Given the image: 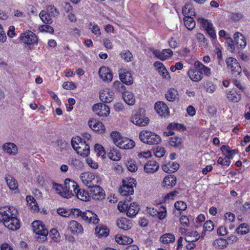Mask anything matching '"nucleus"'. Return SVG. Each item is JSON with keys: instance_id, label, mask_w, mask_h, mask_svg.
<instances>
[{"instance_id": "61", "label": "nucleus", "mask_w": 250, "mask_h": 250, "mask_svg": "<svg viewBox=\"0 0 250 250\" xmlns=\"http://www.w3.org/2000/svg\"><path fill=\"white\" fill-rule=\"evenodd\" d=\"M179 217H180L179 221H180V224L183 227H188L189 225V220L188 217L186 215H182V214Z\"/></svg>"}, {"instance_id": "31", "label": "nucleus", "mask_w": 250, "mask_h": 250, "mask_svg": "<svg viewBox=\"0 0 250 250\" xmlns=\"http://www.w3.org/2000/svg\"><path fill=\"white\" fill-rule=\"evenodd\" d=\"M135 145V143L132 140L123 137L117 146L122 149H129L133 148Z\"/></svg>"}, {"instance_id": "6", "label": "nucleus", "mask_w": 250, "mask_h": 250, "mask_svg": "<svg viewBox=\"0 0 250 250\" xmlns=\"http://www.w3.org/2000/svg\"><path fill=\"white\" fill-rule=\"evenodd\" d=\"M136 180L134 178H129L123 181V185L120 188V193L123 196L126 197L128 201L131 200L130 196L134 193V187L136 186Z\"/></svg>"}, {"instance_id": "40", "label": "nucleus", "mask_w": 250, "mask_h": 250, "mask_svg": "<svg viewBox=\"0 0 250 250\" xmlns=\"http://www.w3.org/2000/svg\"><path fill=\"white\" fill-rule=\"evenodd\" d=\"M78 199L83 201H87L90 199V195L88 191L81 189L79 188L78 190H77L75 195Z\"/></svg>"}, {"instance_id": "13", "label": "nucleus", "mask_w": 250, "mask_h": 250, "mask_svg": "<svg viewBox=\"0 0 250 250\" xmlns=\"http://www.w3.org/2000/svg\"><path fill=\"white\" fill-rule=\"evenodd\" d=\"M131 122L138 126H146L149 123V119L145 115L141 113V111L137 112L131 118Z\"/></svg>"}, {"instance_id": "55", "label": "nucleus", "mask_w": 250, "mask_h": 250, "mask_svg": "<svg viewBox=\"0 0 250 250\" xmlns=\"http://www.w3.org/2000/svg\"><path fill=\"white\" fill-rule=\"evenodd\" d=\"M95 151L98 156L104 157L105 154V151L102 145L96 144L94 146Z\"/></svg>"}, {"instance_id": "50", "label": "nucleus", "mask_w": 250, "mask_h": 250, "mask_svg": "<svg viewBox=\"0 0 250 250\" xmlns=\"http://www.w3.org/2000/svg\"><path fill=\"white\" fill-rule=\"evenodd\" d=\"M124 84L125 83H123L121 81H115L113 84V87L115 90L123 94L126 91H125L126 87L124 85Z\"/></svg>"}, {"instance_id": "4", "label": "nucleus", "mask_w": 250, "mask_h": 250, "mask_svg": "<svg viewBox=\"0 0 250 250\" xmlns=\"http://www.w3.org/2000/svg\"><path fill=\"white\" fill-rule=\"evenodd\" d=\"M139 138L144 143L148 145L159 144L162 141L157 134L148 130H142L139 133Z\"/></svg>"}, {"instance_id": "52", "label": "nucleus", "mask_w": 250, "mask_h": 250, "mask_svg": "<svg viewBox=\"0 0 250 250\" xmlns=\"http://www.w3.org/2000/svg\"><path fill=\"white\" fill-rule=\"evenodd\" d=\"M230 157V155L226 156L224 158L220 157L217 160V164L222 166L229 167L231 163Z\"/></svg>"}, {"instance_id": "35", "label": "nucleus", "mask_w": 250, "mask_h": 250, "mask_svg": "<svg viewBox=\"0 0 250 250\" xmlns=\"http://www.w3.org/2000/svg\"><path fill=\"white\" fill-rule=\"evenodd\" d=\"M3 150L10 155H15L18 153V147L13 143H6L2 146Z\"/></svg>"}, {"instance_id": "9", "label": "nucleus", "mask_w": 250, "mask_h": 250, "mask_svg": "<svg viewBox=\"0 0 250 250\" xmlns=\"http://www.w3.org/2000/svg\"><path fill=\"white\" fill-rule=\"evenodd\" d=\"M20 39L24 43L27 45L37 44L38 43L37 36L31 31L21 33Z\"/></svg>"}, {"instance_id": "34", "label": "nucleus", "mask_w": 250, "mask_h": 250, "mask_svg": "<svg viewBox=\"0 0 250 250\" xmlns=\"http://www.w3.org/2000/svg\"><path fill=\"white\" fill-rule=\"evenodd\" d=\"M176 182L177 180L175 176L172 175H168L164 178L163 182V185L167 188H170L176 185Z\"/></svg>"}, {"instance_id": "20", "label": "nucleus", "mask_w": 250, "mask_h": 250, "mask_svg": "<svg viewBox=\"0 0 250 250\" xmlns=\"http://www.w3.org/2000/svg\"><path fill=\"white\" fill-rule=\"evenodd\" d=\"M100 77L104 82H110L113 78L111 71L107 67L102 66L99 70Z\"/></svg>"}, {"instance_id": "39", "label": "nucleus", "mask_w": 250, "mask_h": 250, "mask_svg": "<svg viewBox=\"0 0 250 250\" xmlns=\"http://www.w3.org/2000/svg\"><path fill=\"white\" fill-rule=\"evenodd\" d=\"M213 246L217 250H223L229 245L227 240L220 238L214 240L212 243Z\"/></svg>"}, {"instance_id": "26", "label": "nucleus", "mask_w": 250, "mask_h": 250, "mask_svg": "<svg viewBox=\"0 0 250 250\" xmlns=\"http://www.w3.org/2000/svg\"><path fill=\"white\" fill-rule=\"evenodd\" d=\"M154 54L158 59L164 61L169 59L172 56L173 52L170 49H165L162 51L156 50Z\"/></svg>"}, {"instance_id": "53", "label": "nucleus", "mask_w": 250, "mask_h": 250, "mask_svg": "<svg viewBox=\"0 0 250 250\" xmlns=\"http://www.w3.org/2000/svg\"><path fill=\"white\" fill-rule=\"evenodd\" d=\"M167 129L176 130L182 131L186 130V128L184 125L176 123H172L169 124L167 126Z\"/></svg>"}, {"instance_id": "14", "label": "nucleus", "mask_w": 250, "mask_h": 250, "mask_svg": "<svg viewBox=\"0 0 250 250\" xmlns=\"http://www.w3.org/2000/svg\"><path fill=\"white\" fill-rule=\"evenodd\" d=\"M121 81L127 85H131L134 82L130 71L126 69H122L119 73Z\"/></svg>"}, {"instance_id": "42", "label": "nucleus", "mask_w": 250, "mask_h": 250, "mask_svg": "<svg viewBox=\"0 0 250 250\" xmlns=\"http://www.w3.org/2000/svg\"><path fill=\"white\" fill-rule=\"evenodd\" d=\"M123 97L127 104L133 105L135 104V99L133 93L126 91L123 94Z\"/></svg>"}, {"instance_id": "27", "label": "nucleus", "mask_w": 250, "mask_h": 250, "mask_svg": "<svg viewBox=\"0 0 250 250\" xmlns=\"http://www.w3.org/2000/svg\"><path fill=\"white\" fill-rule=\"evenodd\" d=\"M116 224L120 229L124 230L130 229L132 226V221L124 217L118 219Z\"/></svg>"}, {"instance_id": "3", "label": "nucleus", "mask_w": 250, "mask_h": 250, "mask_svg": "<svg viewBox=\"0 0 250 250\" xmlns=\"http://www.w3.org/2000/svg\"><path fill=\"white\" fill-rule=\"evenodd\" d=\"M73 214L77 217H81V219L86 224L97 225L100 221L98 215L89 210L82 211L79 208H74L73 209Z\"/></svg>"}, {"instance_id": "57", "label": "nucleus", "mask_w": 250, "mask_h": 250, "mask_svg": "<svg viewBox=\"0 0 250 250\" xmlns=\"http://www.w3.org/2000/svg\"><path fill=\"white\" fill-rule=\"evenodd\" d=\"M73 209L70 210L69 209L63 208H60L57 209V213L62 216L67 217H69L71 213H73Z\"/></svg>"}, {"instance_id": "60", "label": "nucleus", "mask_w": 250, "mask_h": 250, "mask_svg": "<svg viewBox=\"0 0 250 250\" xmlns=\"http://www.w3.org/2000/svg\"><path fill=\"white\" fill-rule=\"evenodd\" d=\"M39 29L40 31L42 32L49 33L50 34H53L54 32L53 28L47 24L46 25H41Z\"/></svg>"}, {"instance_id": "22", "label": "nucleus", "mask_w": 250, "mask_h": 250, "mask_svg": "<svg viewBox=\"0 0 250 250\" xmlns=\"http://www.w3.org/2000/svg\"><path fill=\"white\" fill-rule=\"evenodd\" d=\"M159 168L158 163L153 160L148 161L144 167V171L148 174H153L158 171Z\"/></svg>"}, {"instance_id": "43", "label": "nucleus", "mask_w": 250, "mask_h": 250, "mask_svg": "<svg viewBox=\"0 0 250 250\" xmlns=\"http://www.w3.org/2000/svg\"><path fill=\"white\" fill-rule=\"evenodd\" d=\"M115 241L120 245H127L133 242V239L125 235H116L115 236Z\"/></svg>"}, {"instance_id": "12", "label": "nucleus", "mask_w": 250, "mask_h": 250, "mask_svg": "<svg viewBox=\"0 0 250 250\" xmlns=\"http://www.w3.org/2000/svg\"><path fill=\"white\" fill-rule=\"evenodd\" d=\"M92 109L95 113L99 117H107L110 113L109 107L103 103L94 104Z\"/></svg>"}, {"instance_id": "54", "label": "nucleus", "mask_w": 250, "mask_h": 250, "mask_svg": "<svg viewBox=\"0 0 250 250\" xmlns=\"http://www.w3.org/2000/svg\"><path fill=\"white\" fill-rule=\"evenodd\" d=\"M198 22L200 23L201 27L204 28L205 30H206L207 28H208L209 27L212 26L213 25L211 22L203 18H198Z\"/></svg>"}, {"instance_id": "29", "label": "nucleus", "mask_w": 250, "mask_h": 250, "mask_svg": "<svg viewBox=\"0 0 250 250\" xmlns=\"http://www.w3.org/2000/svg\"><path fill=\"white\" fill-rule=\"evenodd\" d=\"M95 233L98 238L106 237L109 235V229L105 225L99 224L95 229Z\"/></svg>"}, {"instance_id": "45", "label": "nucleus", "mask_w": 250, "mask_h": 250, "mask_svg": "<svg viewBox=\"0 0 250 250\" xmlns=\"http://www.w3.org/2000/svg\"><path fill=\"white\" fill-rule=\"evenodd\" d=\"M40 17L42 21L47 24H50L52 22V16L48 12L42 10L40 13Z\"/></svg>"}, {"instance_id": "41", "label": "nucleus", "mask_w": 250, "mask_h": 250, "mask_svg": "<svg viewBox=\"0 0 250 250\" xmlns=\"http://www.w3.org/2000/svg\"><path fill=\"white\" fill-rule=\"evenodd\" d=\"M175 240V236L171 233H166L163 234L159 239V241L163 244L171 243Z\"/></svg>"}, {"instance_id": "5", "label": "nucleus", "mask_w": 250, "mask_h": 250, "mask_svg": "<svg viewBox=\"0 0 250 250\" xmlns=\"http://www.w3.org/2000/svg\"><path fill=\"white\" fill-rule=\"evenodd\" d=\"M80 178L82 183L88 188L102 183V179L99 175L89 172L81 173Z\"/></svg>"}, {"instance_id": "48", "label": "nucleus", "mask_w": 250, "mask_h": 250, "mask_svg": "<svg viewBox=\"0 0 250 250\" xmlns=\"http://www.w3.org/2000/svg\"><path fill=\"white\" fill-rule=\"evenodd\" d=\"M250 230V227L248 224L242 223L237 227L236 231L238 234L244 235L247 234Z\"/></svg>"}, {"instance_id": "1", "label": "nucleus", "mask_w": 250, "mask_h": 250, "mask_svg": "<svg viewBox=\"0 0 250 250\" xmlns=\"http://www.w3.org/2000/svg\"><path fill=\"white\" fill-rule=\"evenodd\" d=\"M18 210L13 206L0 207V222L9 230H17L21 226Z\"/></svg>"}, {"instance_id": "62", "label": "nucleus", "mask_w": 250, "mask_h": 250, "mask_svg": "<svg viewBox=\"0 0 250 250\" xmlns=\"http://www.w3.org/2000/svg\"><path fill=\"white\" fill-rule=\"evenodd\" d=\"M204 88L207 92L212 93L215 90V85L211 82H207Z\"/></svg>"}, {"instance_id": "44", "label": "nucleus", "mask_w": 250, "mask_h": 250, "mask_svg": "<svg viewBox=\"0 0 250 250\" xmlns=\"http://www.w3.org/2000/svg\"><path fill=\"white\" fill-rule=\"evenodd\" d=\"M194 17L187 16L184 17V21L185 25L189 30H192L195 26L196 23Z\"/></svg>"}, {"instance_id": "10", "label": "nucleus", "mask_w": 250, "mask_h": 250, "mask_svg": "<svg viewBox=\"0 0 250 250\" xmlns=\"http://www.w3.org/2000/svg\"><path fill=\"white\" fill-rule=\"evenodd\" d=\"M226 62L228 68L231 70L232 75L236 76L241 73V67L236 59L229 57L226 59Z\"/></svg>"}, {"instance_id": "15", "label": "nucleus", "mask_w": 250, "mask_h": 250, "mask_svg": "<svg viewBox=\"0 0 250 250\" xmlns=\"http://www.w3.org/2000/svg\"><path fill=\"white\" fill-rule=\"evenodd\" d=\"M194 65L198 71V73L202 76V79L204 76L209 77L211 75V69L205 66L201 62L199 61H196L194 62Z\"/></svg>"}, {"instance_id": "33", "label": "nucleus", "mask_w": 250, "mask_h": 250, "mask_svg": "<svg viewBox=\"0 0 250 250\" xmlns=\"http://www.w3.org/2000/svg\"><path fill=\"white\" fill-rule=\"evenodd\" d=\"M140 210V207L138 204L133 202L128 206L126 212V215L130 218L135 217Z\"/></svg>"}, {"instance_id": "64", "label": "nucleus", "mask_w": 250, "mask_h": 250, "mask_svg": "<svg viewBox=\"0 0 250 250\" xmlns=\"http://www.w3.org/2000/svg\"><path fill=\"white\" fill-rule=\"evenodd\" d=\"M196 37L198 42H200L202 45L206 46L207 45V40L203 34L198 33L196 34Z\"/></svg>"}, {"instance_id": "19", "label": "nucleus", "mask_w": 250, "mask_h": 250, "mask_svg": "<svg viewBox=\"0 0 250 250\" xmlns=\"http://www.w3.org/2000/svg\"><path fill=\"white\" fill-rule=\"evenodd\" d=\"M88 125L92 130L100 134L104 132L105 130L103 124L96 119L90 120L88 121Z\"/></svg>"}, {"instance_id": "18", "label": "nucleus", "mask_w": 250, "mask_h": 250, "mask_svg": "<svg viewBox=\"0 0 250 250\" xmlns=\"http://www.w3.org/2000/svg\"><path fill=\"white\" fill-rule=\"evenodd\" d=\"M68 228L71 233L74 235L82 234L83 232L82 225L75 220H71L69 222Z\"/></svg>"}, {"instance_id": "21", "label": "nucleus", "mask_w": 250, "mask_h": 250, "mask_svg": "<svg viewBox=\"0 0 250 250\" xmlns=\"http://www.w3.org/2000/svg\"><path fill=\"white\" fill-rule=\"evenodd\" d=\"M153 66L163 78L167 80H169L170 78L168 71L162 62L156 61L154 63Z\"/></svg>"}, {"instance_id": "8", "label": "nucleus", "mask_w": 250, "mask_h": 250, "mask_svg": "<svg viewBox=\"0 0 250 250\" xmlns=\"http://www.w3.org/2000/svg\"><path fill=\"white\" fill-rule=\"evenodd\" d=\"M65 191L63 192L64 198L68 199L75 195L77 190L79 188L78 184L73 180L66 179L64 183Z\"/></svg>"}, {"instance_id": "7", "label": "nucleus", "mask_w": 250, "mask_h": 250, "mask_svg": "<svg viewBox=\"0 0 250 250\" xmlns=\"http://www.w3.org/2000/svg\"><path fill=\"white\" fill-rule=\"evenodd\" d=\"M33 232L38 235V238L42 241L46 240L48 233L47 229L43 223L40 220L34 221L32 223Z\"/></svg>"}, {"instance_id": "49", "label": "nucleus", "mask_w": 250, "mask_h": 250, "mask_svg": "<svg viewBox=\"0 0 250 250\" xmlns=\"http://www.w3.org/2000/svg\"><path fill=\"white\" fill-rule=\"evenodd\" d=\"M120 55L121 58L127 62H131L133 58L132 53L128 50H123Z\"/></svg>"}, {"instance_id": "25", "label": "nucleus", "mask_w": 250, "mask_h": 250, "mask_svg": "<svg viewBox=\"0 0 250 250\" xmlns=\"http://www.w3.org/2000/svg\"><path fill=\"white\" fill-rule=\"evenodd\" d=\"M5 179L10 190L15 191V193L19 192L18 184L15 178L10 174H7L5 175Z\"/></svg>"}, {"instance_id": "32", "label": "nucleus", "mask_w": 250, "mask_h": 250, "mask_svg": "<svg viewBox=\"0 0 250 250\" xmlns=\"http://www.w3.org/2000/svg\"><path fill=\"white\" fill-rule=\"evenodd\" d=\"M149 212L152 216H156L161 220L165 219L167 215V209L163 206H161L158 210L152 208Z\"/></svg>"}, {"instance_id": "56", "label": "nucleus", "mask_w": 250, "mask_h": 250, "mask_svg": "<svg viewBox=\"0 0 250 250\" xmlns=\"http://www.w3.org/2000/svg\"><path fill=\"white\" fill-rule=\"evenodd\" d=\"M111 138L114 143L117 146L123 138L118 131H113L110 134Z\"/></svg>"}, {"instance_id": "11", "label": "nucleus", "mask_w": 250, "mask_h": 250, "mask_svg": "<svg viewBox=\"0 0 250 250\" xmlns=\"http://www.w3.org/2000/svg\"><path fill=\"white\" fill-rule=\"evenodd\" d=\"M100 185H96L89 188L90 198L92 197L94 200H102L105 198V191Z\"/></svg>"}, {"instance_id": "47", "label": "nucleus", "mask_w": 250, "mask_h": 250, "mask_svg": "<svg viewBox=\"0 0 250 250\" xmlns=\"http://www.w3.org/2000/svg\"><path fill=\"white\" fill-rule=\"evenodd\" d=\"M169 144L174 147H180L182 146V139L177 136L171 137L169 139Z\"/></svg>"}, {"instance_id": "63", "label": "nucleus", "mask_w": 250, "mask_h": 250, "mask_svg": "<svg viewBox=\"0 0 250 250\" xmlns=\"http://www.w3.org/2000/svg\"><path fill=\"white\" fill-rule=\"evenodd\" d=\"M166 150L163 147H157L154 152V155L156 157L161 158L165 155Z\"/></svg>"}, {"instance_id": "30", "label": "nucleus", "mask_w": 250, "mask_h": 250, "mask_svg": "<svg viewBox=\"0 0 250 250\" xmlns=\"http://www.w3.org/2000/svg\"><path fill=\"white\" fill-rule=\"evenodd\" d=\"M197 70L194 65L193 67H190L187 71V75L193 82H199L203 79Z\"/></svg>"}, {"instance_id": "28", "label": "nucleus", "mask_w": 250, "mask_h": 250, "mask_svg": "<svg viewBox=\"0 0 250 250\" xmlns=\"http://www.w3.org/2000/svg\"><path fill=\"white\" fill-rule=\"evenodd\" d=\"M174 207L175 209L173 211V214L175 217H179L183 214V211L186 210L187 205L185 202L178 201L175 203Z\"/></svg>"}, {"instance_id": "24", "label": "nucleus", "mask_w": 250, "mask_h": 250, "mask_svg": "<svg viewBox=\"0 0 250 250\" xmlns=\"http://www.w3.org/2000/svg\"><path fill=\"white\" fill-rule=\"evenodd\" d=\"M227 99L232 103H237L241 99V94L235 89H232L226 91Z\"/></svg>"}, {"instance_id": "37", "label": "nucleus", "mask_w": 250, "mask_h": 250, "mask_svg": "<svg viewBox=\"0 0 250 250\" xmlns=\"http://www.w3.org/2000/svg\"><path fill=\"white\" fill-rule=\"evenodd\" d=\"M179 167V164L174 162H169L167 164L163 165L162 167L163 170L168 173L175 172L178 169Z\"/></svg>"}, {"instance_id": "17", "label": "nucleus", "mask_w": 250, "mask_h": 250, "mask_svg": "<svg viewBox=\"0 0 250 250\" xmlns=\"http://www.w3.org/2000/svg\"><path fill=\"white\" fill-rule=\"evenodd\" d=\"M100 99L103 103H110L114 97V93L109 88H105L100 92Z\"/></svg>"}, {"instance_id": "16", "label": "nucleus", "mask_w": 250, "mask_h": 250, "mask_svg": "<svg viewBox=\"0 0 250 250\" xmlns=\"http://www.w3.org/2000/svg\"><path fill=\"white\" fill-rule=\"evenodd\" d=\"M154 109L160 116L166 117L169 115V111L167 105L162 101H158L155 104Z\"/></svg>"}, {"instance_id": "2", "label": "nucleus", "mask_w": 250, "mask_h": 250, "mask_svg": "<svg viewBox=\"0 0 250 250\" xmlns=\"http://www.w3.org/2000/svg\"><path fill=\"white\" fill-rule=\"evenodd\" d=\"M71 145L77 153L83 157L90 153V146L85 140L83 141L80 136L73 137L71 139Z\"/></svg>"}, {"instance_id": "23", "label": "nucleus", "mask_w": 250, "mask_h": 250, "mask_svg": "<svg viewBox=\"0 0 250 250\" xmlns=\"http://www.w3.org/2000/svg\"><path fill=\"white\" fill-rule=\"evenodd\" d=\"M233 38L235 46L239 50L243 49L246 46V40L242 34L236 32L234 33Z\"/></svg>"}, {"instance_id": "58", "label": "nucleus", "mask_w": 250, "mask_h": 250, "mask_svg": "<svg viewBox=\"0 0 250 250\" xmlns=\"http://www.w3.org/2000/svg\"><path fill=\"white\" fill-rule=\"evenodd\" d=\"M126 167L128 170L131 172H135L138 169V167L135 161L131 159L127 161L126 163Z\"/></svg>"}, {"instance_id": "36", "label": "nucleus", "mask_w": 250, "mask_h": 250, "mask_svg": "<svg viewBox=\"0 0 250 250\" xmlns=\"http://www.w3.org/2000/svg\"><path fill=\"white\" fill-rule=\"evenodd\" d=\"M178 92L174 88L171 87L168 89L165 94V98L167 100L170 102H174L178 99Z\"/></svg>"}, {"instance_id": "51", "label": "nucleus", "mask_w": 250, "mask_h": 250, "mask_svg": "<svg viewBox=\"0 0 250 250\" xmlns=\"http://www.w3.org/2000/svg\"><path fill=\"white\" fill-rule=\"evenodd\" d=\"M26 200L32 209L34 210H39V206H38L35 199L33 196L28 195L26 197Z\"/></svg>"}, {"instance_id": "46", "label": "nucleus", "mask_w": 250, "mask_h": 250, "mask_svg": "<svg viewBox=\"0 0 250 250\" xmlns=\"http://www.w3.org/2000/svg\"><path fill=\"white\" fill-rule=\"evenodd\" d=\"M221 150L222 151V154L225 156H229L230 155V159H232L233 158L234 155L235 153V149H231L230 147L227 145H223L221 147Z\"/></svg>"}, {"instance_id": "59", "label": "nucleus", "mask_w": 250, "mask_h": 250, "mask_svg": "<svg viewBox=\"0 0 250 250\" xmlns=\"http://www.w3.org/2000/svg\"><path fill=\"white\" fill-rule=\"evenodd\" d=\"M71 165L77 169H81L83 167V163L80 160L73 158L71 161Z\"/></svg>"}, {"instance_id": "38", "label": "nucleus", "mask_w": 250, "mask_h": 250, "mask_svg": "<svg viewBox=\"0 0 250 250\" xmlns=\"http://www.w3.org/2000/svg\"><path fill=\"white\" fill-rule=\"evenodd\" d=\"M182 13L184 15L190 17H195V9L193 5L190 3L185 4L182 9Z\"/></svg>"}]
</instances>
